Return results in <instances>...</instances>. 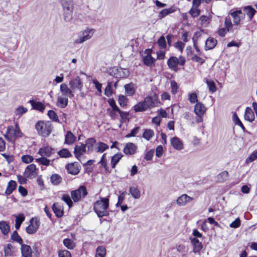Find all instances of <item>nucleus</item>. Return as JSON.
<instances>
[{
    "instance_id": "603ef678",
    "label": "nucleus",
    "mask_w": 257,
    "mask_h": 257,
    "mask_svg": "<svg viewBox=\"0 0 257 257\" xmlns=\"http://www.w3.org/2000/svg\"><path fill=\"white\" fill-rule=\"evenodd\" d=\"M62 199L68 205L69 208L72 206L73 202L69 195L64 194L62 196Z\"/></svg>"
},
{
    "instance_id": "864d4df0",
    "label": "nucleus",
    "mask_w": 257,
    "mask_h": 257,
    "mask_svg": "<svg viewBox=\"0 0 257 257\" xmlns=\"http://www.w3.org/2000/svg\"><path fill=\"white\" fill-rule=\"evenodd\" d=\"M157 43L161 49H165L167 47L166 39L163 36L159 39Z\"/></svg>"
},
{
    "instance_id": "680f3d73",
    "label": "nucleus",
    "mask_w": 257,
    "mask_h": 257,
    "mask_svg": "<svg viewBox=\"0 0 257 257\" xmlns=\"http://www.w3.org/2000/svg\"><path fill=\"white\" fill-rule=\"evenodd\" d=\"M140 129V126H137L134 128L130 132V133L126 135V138H131L135 137L136 135L138 133L139 130Z\"/></svg>"
},
{
    "instance_id": "bf43d9fd",
    "label": "nucleus",
    "mask_w": 257,
    "mask_h": 257,
    "mask_svg": "<svg viewBox=\"0 0 257 257\" xmlns=\"http://www.w3.org/2000/svg\"><path fill=\"white\" fill-rule=\"evenodd\" d=\"M21 159L23 162L28 164L32 162L34 158L30 155H23L22 156Z\"/></svg>"
},
{
    "instance_id": "9b49d317",
    "label": "nucleus",
    "mask_w": 257,
    "mask_h": 257,
    "mask_svg": "<svg viewBox=\"0 0 257 257\" xmlns=\"http://www.w3.org/2000/svg\"><path fill=\"white\" fill-rule=\"evenodd\" d=\"M193 198L186 194H182L177 198L176 203L179 206H185L189 203H190Z\"/></svg>"
},
{
    "instance_id": "cd10ccee",
    "label": "nucleus",
    "mask_w": 257,
    "mask_h": 257,
    "mask_svg": "<svg viewBox=\"0 0 257 257\" xmlns=\"http://www.w3.org/2000/svg\"><path fill=\"white\" fill-rule=\"evenodd\" d=\"M15 130L13 126H9L7 127V133L5 135V138L9 141L15 140Z\"/></svg>"
},
{
    "instance_id": "ea45409f",
    "label": "nucleus",
    "mask_w": 257,
    "mask_h": 257,
    "mask_svg": "<svg viewBox=\"0 0 257 257\" xmlns=\"http://www.w3.org/2000/svg\"><path fill=\"white\" fill-rule=\"evenodd\" d=\"M206 83L210 92L213 93L216 91L217 88L215 83L212 80L206 79Z\"/></svg>"
},
{
    "instance_id": "f3484780",
    "label": "nucleus",
    "mask_w": 257,
    "mask_h": 257,
    "mask_svg": "<svg viewBox=\"0 0 257 257\" xmlns=\"http://www.w3.org/2000/svg\"><path fill=\"white\" fill-rule=\"evenodd\" d=\"M21 251L22 257H32V250L30 245L22 244Z\"/></svg>"
},
{
    "instance_id": "2eb2a0df",
    "label": "nucleus",
    "mask_w": 257,
    "mask_h": 257,
    "mask_svg": "<svg viewBox=\"0 0 257 257\" xmlns=\"http://www.w3.org/2000/svg\"><path fill=\"white\" fill-rule=\"evenodd\" d=\"M137 146L133 143H126L123 148V152L126 155H132L136 153Z\"/></svg>"
},
{
    "instance_id": "72a5a7b5",
    "label": "nucleus",
    "mask_w": 257,
    "mask_h": 257,
    "mask_svg": "<svg viewBox=\"0 0 257 257\" xmlns=\"http://www.w3.org/2000/svg\"><path fill=\"white\" fill-rule=\"evenodd\" d=\"M106 250L104 246H98L95 250V257H105Z\"/></svg>"
},
{
    "instance_id": "052dcab7",
    "label": "nucleus",
    "mask_w": 257,
    "mask_h": 257,
    "mask_svg": "<svg viewBox=\"0 0 257 257\" xmlns=\"http://www.w3.org/2000/svg\"><path fill=\"white\" fill-rule=\"evenodd\" d=\"M28 111V109L23 106H20L17 108L16 110V115L21 116L25 113Z\"/></svg>"
},
{
    "instance_id": "b1692460",
    "label": "nucleus",
    "mask_w": 257,
    "mask_h": 257,
    "mask_svg": "<svg viewBox=\"0 0 257 257\" xmlns=\"http://www.w3.org/2000/svg\"><path fill=\"white\" fill-rule=\"evenodd\" d=\"M255 116L254 113L249 107H247L245 110L244 119L249 122H252L254 120Z\"/></svg>"
},
{
    "instance_id": "8fccbe9b",
    "label": "nucleus",
    "mask_w": 257,
    "mask_h": 257,
    "mask_svg": "<svg viewBox=\"0 0 257 257\" xmlns=\"http://www.w3.org/2000/svg\"><path fill=\"white\" fill-rule=\"evenodd\" d=\"M127 194L126 191H123L120 192V195L118 197V201L115 206L116 207H118L119 205H121L125 199V195Z\"/></svg>"
},
{
    "instance_id": "423d86ee",
    "label": "nucleus",
    "mask_w": 257,
    "mask_h": 257,
    "mask_svg": "<svg viewBox=\"0 0 257 257\" xmlns=\"http://www.w3.org/2000/svg\"><path fill=\"white\" fill-rule=\"evenodd\" d=\"M87 194V190L84 186H80L78 189L71 192V197L74 202H78Z\"/></svg>"
},
{
    "instance_id": "69168bd1",
    "label": "nucleus",
    "mask_w": 257,
    "mask_h": 257,
    "mask_svg": "<svg viewBox=\"0 0 257 257\" xmlns=\"http://www.w3.org/2000/svg\"><path fill=\"white\" fill-rule=\"evenodd\" d=\"M118 101L121 106H124L127 103V98L123 95H120L119 96Z\"/></svg>"
},
{
    "instance_id": "20e7f679",
    "label": "nucleus",
    "mask_w": 257,
    "mask_h": 257,
    "mask_svg": "<svg viewBox=\"0 0 257 257\" xmlns=\"http://www.w3.org/2000/svg\"><path fill=\"white\" fill-rule=\"evenodd\" d=\"M186 59L182 56L177 58L175 56H172L169 58L167 61L168 67L172 70L177 71L178 70V65L183 66L185 64Z\"/></svg>"
},
{
    "instance_id": "7ed1b4c3",
    "label": "nucleus",
    "mask_w": 257,
    "mask_h": 257,
    "mask_svg": "<svg viewBox=\"0 0 257 257\" xmlns=\"http://www.w3.org/2000/svg\"><path fill=\"white\" fill-rule=\"evenodd\" d=\"M38 134L43 137H48L52 131V124L50 121H39L35 124Z\"/></svg>"
},
{
    "instance_id": "c03bdc74",
    "label": "nucleus",
    "mask_w": 257,
    "mask_h": 257,
    "mask_svg": "<svg viewBox=\"0 0 257 257\" xmlns=\"http://www.w3.org/2000/svg\"><path fill=\"white\" fill-rule=\"evenodd\" d=\"M154 131L150 129H146L143 134V137L147 141L150 139L154 136Z\"/></svg>"
},
{
    "instance_id": "1a4fd4ad",
    "label": "nucleus",
    "mask_w": 257,
    "mask_h": 257,
    "mask_svg": "<svg viewBox=\"0 0 257 257\" xmlns=\"http://www.w3.org/2000/svg\"><path fill=\"white\" fill-rule=\"evenodd\" d=\"M84 153H87V151L83 144L80 143L79 144L75 146L74 150V154L75 157L80 161H81V159L83 158V154Z\"/></svg>"
},
{
    "instance_id": "c85d7f7f",
    "label": "nucleus",
    "mask_w": 257,
    "mask_h": 257,
    "mask_svg": "<svg viewBox=\"0 0 257 257\" xmlns=\"http://www.w3.org/2000/svg\"><path fill=\"white\" fill-rule=\"evenodd\" d=\"M0 230L3 234L7 235L10 230V227L9 223L5 221L0 222Z\"/></svg>"
},
{
    "instance_id": "4c0bfd02",
    "label": "nucleus",
    "mask_w": 257,
    "mask_h": 257,
    "mask_svg": "<svg viewBox=\"0 0 257 257\" xmlns=\"http://www.w3.org/2000/svg\"><path fill=\"white\" fill-rule=\"evenodd\" d=\"M62 177L57 174H54L50 177V181L54 185H58L61 182Z\"/></svg>"
},
{
    "instance_id": "dca6fc26",
    "label": "nucleus",
    "mask_w": 257,
    "mask_h": 257,
    "mask_svg": "<svg viewBox=\"0 0 257 257\" xmlns=\"http://www.w3.org/2000/svg\"><path fill=\"white\" fill-rule=\"evenodd\" d=\"M37 173L36 165L32 164L27 167L24 173V175L25 177L29 178L32 176L36 175Z\"/></svg>"
},
{
    "instance_id": "a211bd4d",
    "label": "nucleus",
    "mask_w": 257,
    "mask_h": 257,
    "mask_svg": "<svg viewBox=\"0 0 257 257\" xmlns=\"http://www.w3.org/2000/svg\"><path fill=\"white\" fill-rule=\"evenodd\" d=\"M194 111L197 116H203L206 111V108L203 103L199 102L195 105Z\"/></svg>"
},
{
    "instance_id": "393cba45",
    "label": "nucleus",
    "mask_w": 257,
    "mask_h": 257,
    "mask_svg": "<svg viewBox=\"0 0 257 257\" xmlns=\"http://www.w3.org/2000/svg\"><path fill=\"white\" fill-rule=\"evenodd\" d=\"M224 28L228 32L233 33L235 30L234 25L229 17H226L224 21Z\"/></svg>"
},
{
    "instance_id": "e433bc0d",
    "label": "nucleus",
    "mask_w": 257,
    "mask_h": 257,
    "mask_svg": "<svg viewBox=\"0 0 257 257\" xmlns=\"http://www.w3.org/2000/svg\"><path fill=\"white\" fill-rule=\"evenodd\" d=\"M130 193L134 199H138L141 197L140 191L136 187L133 186L130 187Z\"/></svg>"
},
{
    "instance_id": "2f4dec72",
    "label": "nucleus",
    "mask_w": 257,
    "mask_h": 257,
    "mask_svg": "<svg viewBox=\"0 0 257 257\" xmlns=\"http://www.w3.org/2000/svg\"><path fill=\"white\" fill-rule=\"evenodd\" d=\"M243 11L246 13L250 20H252L255 13V10L250 6L244 7Z\"/></svg>"
},
{
    "instance_id": "774afa93",
    "label": "nucleus",
    "mask_w": 257,
    "mask_h": 257,
    "mask_svg": "<svg viewBox=\"0 0 257 257\" xmlns=\"http://www.w3.org/2000/svg\"><path fill=\"white\" fill-rule=\"evenodd\" d=\"M59 257H71L70 252L67 250H61L59 252Z\"/></svg>"
},
{
    "instance_id": "e2e57ef3",
    "label": "nucleus",
    "mask_w": 257,
    "mask_h": 257,
    "mask_svg": "<svg viewBox=\"0 0 257 257\" xmlns=\"http://www.w3.org/2000/svg\"><path fill=\"white\" fill-rule=\"evenodd\" d=\"M257 158V151L253 152L246 159V163L247 164L253 162Z\"/></svg>"
},
{
    "instance_id": "338daca9",
    "label": "nucleus",
    "mask_w": 257,
    "mask_h": 257,
    "mask_svg": "<svg viewBox=\"0 0 257 257\" xmlns=\"http://www.w3.org/2000/svg\"><path fill=\"white\" fill-rule=\"evenodd\" d=\"M164 152L162 146L159 145L156 149V156L158 158H161Z\"/></svg>"
},
{
    "instance_id": "9d476101",
    "label": "nucleus",
    "mask_w": 257,
    "mask_h": 257,
    "mask_svg": "<svg viewBox=\"0 0 257 257\" xmlns=\"http://www.w3.org/2000/svg\"><path fill=\"white\" fill-rule=\"evenodd\" d=\"M69 85L72 90L78 89L81 91L83 87V83L79 76L70 80Z\"/></svg>"
},
{
    "instance_id": "79ce46f5",
    "label": "nucleus",
    "mask_w": 257,
    "mask_h": 257,
    "mask_svg": "<svg viewBox=\"0 0 257 257\" xmlns=\"http://www.w3.org/2000/svg\"><path fill=\"white\" fill-rule=\"evenodd\" d=\"M63 16L65 22H69L73 18V11H63Z\"/></svg>"
},
{
    "instance_id": "de8ad7c7",
    "label": "nucleus",
    "mask_w": 257,
    "mask_h": 257,
    "mask_svg": "<svg viewBox=\"0 0 257 257\" xmlns=\"http://www.w3.org/2000/svg\"><path fill=\"white\" fill-rule=\"evenodd\" d=\"M232 119L235 124L239 125L242 128L243 131H245V128L243 124L240 120L239 117L236 113H234L232 116Z\"/></svg>"
},
{
    "instance_id": "c9c22d12",
    "label": "nucleus",
    "mask_w": 257,
    "mask_h": 257,
    "mask_svg": "<svg viewBox=\"0 0 257 257\" xmlns=\"http://www.w3.org/2000/svg\"><path fill=\"white\" fill-rule=\"evenodd\" d=\"M175 11L176 10L173 7L164 9L159 13L158 17L160 19H162L169 14L174 13Z\"/></svg>"
},
{
    "instance_id": "bb28decb",
    "label": "nucleus",
    "mask_w": 257,
    "mask_h": 257,
    "mask_svg": "<svg viewBox=\"0 0 257 257\" xmlns=\"http://www.w3.org/2000/svg\"><path fill=\"white\" fill-rule=\"evenodd\" d=\"M17 185L16 181L13 180L10 181L8 183V185L5 191V194L7 195H9L12 193L13 191L16 189Z\"/></svg>"
},
{
    "instance_id": "5701e85b",
    "label": "nucleus",
    "mask_w": 257,
    "mask_h": 257,
    "mask_svg": "<svg viewBox=\"0 0 257 257\" xmlns=\"http://www.w3.org/2000/svg\"><path fill=\"white\" fill-rule=\"evenodd\" d=\"M217 40L213 38L209 37L205 42V50L212 49L217 44Z\"/></svg>"
},
{
    "instance_id": "a19ab883",
    "label": "nucleus",
    "mask_w": 257,
    "mask_h": 257,
    "mask_svg": "<svg viewBox=\"0 0 257 257\" xmlns=\"http://www.w3.org/2000/svg\"><path fill=\"white\" fill-rule=\"evenodd\" d=\"M96 146V152L99 153H102L108 148V145L102 142H98Z\"/></svg>"
},
{
    "instance_id": "58836bf2",
    "label": "nucleus",
    "mask_w": 257,
    "mask_h": 257,
    "mask_svg": "<svg viewBox=\"0 0 257 257\" xmlns=\"http://www.w3.org/2000/svg\"><path fill=\"white\" fill-rule=\"evenodd\" d=\"M124 89L126 94L128 96L133 95L135 92L134 86L133 83H129L125 85Z\"/></svg>"
},
{
    "instance_id": "f03ea898",
    "label": "nucleus",
    "mask_w": 257,
    "mask_h": 257,
    "mask_svg": "<svg viewBox=\"0 0 257 257\" xmlns=\"http://www.w3.org/2000/svg\"><path fill=\"white\" fill-rule=\"evenodd\" d=\"M158 102L156 95L147 96L144 101L140 102L134 106L135 112H143L148 109L152 108L157 106Z\"/></svg>"
},
{
    "instance_id": "a878e982",
    "label": "nucleus",
    "mask_w": 257,
    "mask_h": 257,
    "mask_svg": "<svg viewBox=\"0 0 257 257\" xmlns=\"http://www.w3.org/2000/svg\"><path fill=\"white\" fill-rule=\"evenodd\" d=\"M66 169L68 173L72 175H76L79 172V169L77 164L76 163L68 164L66 167Z\"/></svg>"
},
{
    "instance_id": "6e6d98bb",
    "label": "nucleus",
    "mask_w": 257,
    "mask_h": 257,
    "mask_svg": "<svg viewBox=\"0 0 257 257\" xmlns=\"http://www.w3.org/2000/svg\"><path fill=\"white\" fill-rule=\"evenodd\" d=\"M188 100L192 104L198 102L197 94L195 92L189 93Z\"/></svg>"
},
{
    "instance_id": "473e14b6",
    "label": "nucleus",
    "mask_w": 257,
    "mask_h": 257,
    "mask_svg": "<svg viewBox=\"0 0 257 257\" xmlns=\"http://www.w3.org/2000/svg\"><path fill=\"white\" fill-rule=\"evenodd\" d=\"M29 103L32 105L34 109L38 110L41 112H43L45 108L44 104L40 102H35L33 100H31L29 101Z\"/></svg>"
},
{
    "instance_id": "0e129e2a",
    "label": "nucleus",
    "mask_w": 257,
    "mask_h": 257,
    "mask_svg": "<svg viewBox=\"0 0 257 257\" xmlns=\"http://www.w3.org/2000/svg\"><path fill=\"white\" fill-rule=\"evenodd\" d=\"M199 20L201 24L204 26L208 25L210 22L209 17L205 16H201L199 18Z\"/></svg>"
},
{
    "instance_id": "09e8293b",
    "label": "nucleus",
    "mask_w": 257,
    "mask_h": 257,
    "mask_svg": "<svg viewBox=\"0 0 257 257\" xmlns=\"http://www.w3.org/2000/svg\"><path fill=\"white\" fill-rule=\"evenodd\" d=\"M11 239L19 243L21 245L22 244H23V239L21 237V236H20L19 235L18 233H17V232L16 231H15L13 232V233L11 236Z\"/></svg>"
},
{
    "instance_id": "f8f14e48",
    "label": "nucleus",
    "mask_w": 257,
    "mask_h": 257,
    "mask_svg": "<svg viewBox=\"0 0 257 257\" xmlns=\"http://www.w3.org/2000/svg\"><path fill=\"white\" fill-rule=\"evenodd\" d=\"M60 90L62 93V95L70 98L74 96L73 90L69 88L67 84L66 83H62L60 85Z\"/></svg>"
},
{
    "instance_id": "f704fd0d",
    "label": "nucleus",
    "mask_w": 257,
    "mask_h": 257,
    "mask_svg": "<svg viewBox=\"0 0 257 257\" xmlns=\"http://www.w3.org/2000/svg\"><path fill=\"white\" fill-rule=\"evenodd\" d=\"M143 62L146 65L151 66L155 62V59L150 54L148 53L146 56L143 57Z\"/></svg>"
},
{
    "instance_id": "13d9d810",
    "label": "nucleus",
    "mask_w": 257,
    "mask_h": 257,
    "mask_svg": "<svg viewBox=\"0 0 257 257\" xmlns=\"http://www.w3.org/2000/svg\"><path fill=\"white\" fill-rule=\"evenodd\" d=\"M13 248V246L11 244L8 243L6 246L4 248V252L6 256H11L13 252L12 250V248Z\"/></svg>"
},
{
    "instance_id": "c756f323",
    "label": "nucleus",
    "mask_w": 257,
    "mask_h": 257,
    "mask_svg": "<svg viewBox=\"0 0 257 257\" xmlns=\"http://www.w3.org/2000/svg\"><path fill=\"white\" fill-rule=\"evenodd\" d=\"M68 102V98L66 96H58L57 97V105L61 108L65 107Z\"/></svg>"
},
{
    "instance_id": "4d7b16f0",
    "label": "nucleus",
    "mask_w": 257,
    "mask_h": 257,
    "mask_svg": "<svg viewBox=\"0 0 257 257\" xmlns=\"http://www.w3.org/2000/svg\"><path fill=\"white\" fill-rule=\"evenodd\" d=\"M112 83L111 82H108L107 85L104 90V94L107 97L111 96L112 94Z\"/></svg>"
},
{
    "instance_id": "39448f33",
    "label": "nucleus",
    "mask_w": 257,
    "mask_h": 257,
    "mask_svg": "<svg viewBox=\"0 0 257 257\" xmlns=\"http://www.w3.org/2000/svg\"><path fill=\"white\" fill-rule=\"evenodd\" d=\"M94 31V30L93 29H86L79 34L78 38L75 40V43L81 44L89 40L93 36Z\"/></svg>"
},
{
    "instance_id": "4468645a",
    "label": "nucleus",
    "mask_w": 257,
    "mask_h": 257,
    "mask_svg": "<svg viewBox=\"0 0 257 257\" xmlns=\"http://www.w3.org/2000/svg\"><path fill=\"white\" fill-rule=\"evenodd\" d=\"M54 153V149L49 146L40 148L38 152L40 156L45 157H50Z\"/></svg>"
},
{
    "instance_id": "6ab92c4d",
    "label": "nucleus",
    "mask_w": 257,
    "mask_h": 257,
    "mask_svg": "<svg viewBox=\"0 0 257 257\" xmlns=\"http://www.w3.org/2000/svg\"><path fill=\"white\" fill-rule=\"evenodd\" d=\"M171 144L172 146L176 150L180 151L183 149V144L181 140L177 137H174L171 138Z\"/></svg>"
},
{
    "instance_id": "49530a36",
    "label": "nucleus",
    "mask_w": 257,
    "mask_h": 257,
    "mask_svg": "<svg viewBox=\"0 0 257 257\" xmlns=\"http://www.w3.org/2000/svg\"><path fill=\"white\" fill-rule=\"evenodd\" d=\"M36 162L41 165L47 166L49 165L50 161L47 157L41 156V158L36 159Z\"/></svg>"
},
{
    "instance_id": "4be33fe9",
    "label": "nucleus",
    "mask_w": 257,
    "mask_h": 257,
    "mask_svg": "<svg viewBox=\"0 0 257 257\" xmlns=\"http://www.w3.org/2000/svg\"><path fill=\"white\" fill-rule=\"evenodd\" d=\"M52 209L56 216L61 217L63 215V209L62 206L58 203H55L52 206Z\"/></svg>"
},
{
    "instance_id": "aec40b11",
    "label": "nucleus",
    "mask_w": 257,
    "mask_h": 257,
    "mask_svg": "<svg viewBox=\"0 0 257 257\" xmlns=\"http://www.w3.org/2000/svg\"><path fill=\"white\" fill-rule=\"evenodd\" d=\"M63 11H73V0H61Z\"/></svg>"
},
{
    "instance_id": "3c124183",
    "label": "nucleus",
    "mask_w": 257,
    "mask_h": 257,
    "mask_svg": "<svg viewBox=\"0 0 257 257\" xmlns=\"http://www.w3.org/2000/svg\"><path fill=\"white\" fill-rule=\"evenodd\" d=\"M58 154L63 158H67L71 156L70 152L67 149H62L58 152Z\"/></svg>"
},
{
    "instance_id": "a18cd8bd",
    "label": "nucleus",
    "mask_w": 257,
    "mask_h": 257,
    "mask_svg": "<svg viewBox=\"0 0 257 257\" xmlns=\"http://www.w3.org/2000/svg\"><path fill=\"white\" fill-rule=\"evenodd\" d=\"M64 245L68 249H72L75 247V243L69 238H65L63 240Z\"/></svg>"
},
{
    "instance_id": "7c9ffc66",
    "label": "nucleus",
    "mask_w": 257,
    "mask_h": 257,
    "mask_svg": "<svg viewBox=\"0 0 257 257\" xmlns=\"http://www.w3.org/2000/svg\"><path fill=\"white\" fill-rule=\"evenodd\" d=\"M76 140V137L70 132L68 131L65 135V143L68 145L73 144Z\"/></svg>"
},
{
    "instance_id": "0eeeda50",
    "label": "nucleus",
    "mask_w": 257,
    "mask_h": 257,
    "mask_svg": "<svg viewBox=\"0 0 257 257\" xmlns=\"http://www.w3.org/2000/svg\"><path fill=\"white\" fill-rule=\"evenodd\" d=\"M230 15L233 19V23L235 27L239 26L241 21L243 20L245 18V14L241 10L230 12Z\"/></svg>"
},
{
    "instance_id": "f257e3e1",
    "label": "nucleus",
    "mask_w": 257,
    "mask_h": 257,
    "mask_svg": "<svg viewBox=\"0 0 257 257\" xmlns=\"http://www.w3.org/2000/svg\"><path fill=\"white\" fill-rule=\"evenodd\" d=\"M109 204V199L106 197H101L99 200L94 203L93 209L98 217L109 215V213L107 210Z\"/></svg>"
},
{
    "instance_id": "37998d69",
    "label": "nucleus",
    "mask_w": 257,
    "mask_h": 257,
    "mask_svg": "<svg viewBox=\"0 0 257 257\" xmlns=\"http://www.w3.org/2000/svg\"><path fill=\"white\" fill-rule=\"evenodd\" d=\"M122 157V155L120 154H116L112 157L111 160V165L112 168H115L116 165Z\"/></svg>"
},
{
    "instance_id": "412c9836",
    "label": "nucleus",
    "mask_w": 257,
    "mask_h": 257,
    "mask_svg": "<svg viewBox=\"0 0 257 257\" xmlns=\"http://www.w3.org/2000/svg\"><path fill=\"white\" fill-rule=\"evenodd\" d=\"M95 143L96 140L94 138H89L86 140L84 146L86 149L87 154H89L93 152Z\"/></svg>"
},
{
    "instance_id": "5fc2aeb1",
    "label": "nucleus",
    "mask_w": 257,
    "mask_h": 257,
    "mask_svg": "<svg viewBox=\"0 0 257 257\" xmlns=\"http://www.w3.org/2000/svg\"><path fill=\"white\" fill-rule=\"evenodd\" d=\"M48 115L49 117V118L53 120V121L56 122H59L58 115L54 111L52 110H50L48 112Z\"/></svg>"
},
{
    "instance_id": "6e6552de",
    "label": "nucleus",
    "mask_w": 257,
    "mask_h": 257,
    "mask_svg": "<svg viewBox=\"0 0 257 257\" xmlns=\"http://www.w3.org/2000/svg\"><path fill=\"white\" fill-rule=\"evenodd\" d=\"M39 226V221L36 218H33L30 220V225L26 228V231L29 234H33L37 231Z\"/></svg>"
},
{
    "instance_id": "ddd939ff",
    "label": "nucleus",
    "mask_w": 257,
    "mask_h": 257,
    "mask_svg": "<svg viewBox=\"0 0 257 257\" xmlns=\"http://www.w3.org/2000/svg\"><path fill=\"white\" fill-rule=\"evenodd\" d=\"M190 240L193 246V252L195 253H199L203 248L201 242L195 237H190Z\"/></svg>"
}]
</instances>
